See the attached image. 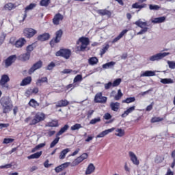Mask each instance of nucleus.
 <instances>
[{
    "instance_id": "1",
    "label": "nucleus",
    "mask_w": 175,
    "mask_h": 175,
    "mask_svg": "<svg viewBox=\"0 0 175 175\" xmlns=\"http://www.w3.org/2000/svg\"><path fill=\"white\" fill-rule=\"evenodd\" d=\"M1 105L3 107V113L6 114L12 111L13 109V104L12 100L8 97H3L0 100Z\"/></svg>"
},
{
    "instance_id": "2",
    "label": "nucleus",
    "mask_w": 175,
    "mask_h": 175,
    "mask_svg": "<svg viewBox=\"0 0 175 175\" xmlns=\"http://www.w3.org/2000/svg\"><path fill=\"white\" fill-rule=\"evenodd\" d=\"M87 158H88V154L83 153L81 156L75 159L71 163H64L63 164H61V166L63 170L66 169V167H68L69 165H71V166L72 167L77 166V165L81 163V162H83V161H84L85 159H87Z\"/></svg>"
},
{
    "instance_id": "3",
    "label": "nucleus",
    "mask_w": 175,
    "mask_h": 175,
    "mask_svg": "<svg viewBox=\"0 0 175 175\" xmlns=\"http://www.w3.org/2000/svg\"><path fill=\"white\" fill-rule=\"evenodd\" d=\"M77 49L78 51H84L87 46L90 44V40L87 38L81 37L77 42Z\"/></svg>"
},
{
    "instance_id": "4",
    "label": "nucleus",
    "mask_w": 175,
    "mask_h": 175,
    "mask_svg": "<svg viewBox=\"0 0 175 175\" xmlns=\"http://www.w3.org/2000/svg\"><path fill=\"white\" fill-rule=\"evenodd\" d=\"M46 120V114L43 112H37L34 114L33 118L30 122L29 124L31 126L33 125H36V124H39V122H42V121H44Z\"/></svg>"
},
{
    "instance_id": "5",
    "label": "nucleus",
    "mask_w": 175,
    "mask_h": 175,
    "mask_svg": "<svg viewBox=\"0 0 175 175\" xmlns=\"http://www.w3.org/2000/svg\"><path fill=\"white\" fill-rule=\"evenodd\" d=\"M167 55H170V53L169 52L159 53L150 56L149 59L152 62L161 61V59H163V58H165V57H167Z\"/></svg>"
},
{
    "instance_id": "6",
    "label": "nucleus",
    "mask_w": 175,
    "mask_h": 175,
    "mask_svg": "<svg viewBox=\"0 0 175 175\" xmlns=\"http://www.w3.org/2000/svg\"><path fill=\"white\" fill-rule=\"evenodd\" d=\"M72 52L69 49H60L57 52H56L55 55L56 57H63L66 58V59H69Z\"/></svg>"
},
{
    "instance_id": "7",
    "label": "nucleus",
    "mask_w": 175,
    "mask_h": 175,
    "mask_svg": "<svg viewBox=\"0 0 175 175\" xmlns=\"http://www.w3.org/2000/svg\"><path fill=\"white\" fill-rule=\"evenodd\" d=\"M38 31L32 28H26L23 30L24 36H25L28 39L33 37L34 35H36Z\"/></svg>"
},
{
    "instance_id": "8",
    "label": "nucleus",
    "mask_w": 175,
    "mask_h": 175,
    "mask_svg": "<svg viewBox=\"0 0 175 175\" xmlns=\"http://www.w3.org/2000/svg\"><path fill=\"white\" fill-rule=\"evenodd\" d=\"M63 33H64V31H62V29L57 31L55 33V39H53L51 41V46H54V44H55V43H59V42L61 41V38H62Z\"/></svg>"
},
{
    "instance_id": "9",
    "label": "nucleus",
    "mask_w": 175,
    "mask_h": 175,
    "mask_svg": "<svg viewBox=\"0 0 175 175\" xmlns=\"http://www.w3.org/2000/svg\"><path fill=\"white\" fill-rule=\"evenodd\" d=\"M43 66V62L42 61H38L36 64H34L31 68L29 70L28 73L29 75H32L36 70L38 69H40Z\"/></svg>"
},
{
    "instance_id": "10",
    "label": "nucleus",
    "mask_w": 175,
    "mask_h": 175,
    "mask_svg": "<svg viewBox=\"0 0 175 175\" xmlns=\"http://www.w3.org/2000/svg\"><path fill=\"white\" fill-rule=\"evenodd\" d=\"M16 59H17V57L15 55H11L8 57L5 60V68H9L15 62Z\"/></svg>"
},
{
    "instance_id": "11",
    "label": "nucleus",
    "mask_w": 175,
    "mask_h": 175,
    "mask_svg": "<svg viewBox=\"0 0 175 175\" xmlns=\"http://www.w3.org/2000/svg\"><path fill=\"white\" fill-rule=\"evenodd\" d=\"M107 98L102 96V94H98L95 96L94 102L96 103H106Z\"/></svg>"
},
{
    "instance_id": "12",
    "label": "nucleus",
    "mask_w": 175,
    "mask_h": 175,
    "mask_svg": "<svg viewBox=\"0 0 175 175\" xmlns=\"http://www.w3.org/2000/svg\"><path fill=\"white\" fill-rule=\"evenodd\" d=\"M64 20V16L61 14H57L55 15L53 19V23L54 25H59V23Z\"/></svg>"
},
{
    "instance_id": "13",
    "label": "nucleus",
    "mask_w": 175,
    "mask_h": 175,
    "mask_svg": "<svg viewBox=\"0 0 175 175\" xmlns=\"http://www.w3.org/2000/svg\"><path fill=\"white\" fill-rule=\"evenodd\" d=\"M129 154L131 158V161L133 162V165H139L140 162L139 161V159H137V157L136 156V154H135L133 152H129Z\"/></svg>"
},
{
    "instance_id": "14",
    "label": "nucleus",
    "mask_w": 175,
    "mask_h": 175,
    "mask_svg": "<svg viewBox=\"0 0 175 175\" xmlns=\"http://www.w3.org/2000/svg\"><path fill=\"white\" fill-rule=\"evenodd\" d=\"M38 92H39V89L38 88L29 89L25 92V95L27 98H29L31 95H36Z\"/></svg>"
},
{
    "instance_id": "15",
    "label": "nucleus",
    "mask_w": 175,
    "mask_h": 175,
    "mask_svg": "<svg viewBox=\"0 0 175 175\" xmlns=\"http://www.w3.org/2000/svg\"><path fill=\"white\" fill-rule=\"evenodd\" d=\"M136 109L135 106L130 107L129 109H127L126 111H124V113L121 115V117L122 118H125V117H128L131 113H133L135 111V109Z\"/></svg>"
},
{
    "instance_id": "16",
    "label": "nucleus",
    "mask_w": 175,
    "mask_h": 175,
    "mask_svg": "<svg viewBox=\"0 0 175 175\" xmlns=\"http://www.w3.org/2000/svg\"><path fill=\"white\" fill-rule=\"evenodd\" d=\"M95 172V165L92 163H90L85 170V174L86 175H90L92 174Z\"/></svg>"
},
{
    "instance_id": "17",
    "label": "nucleus",
    "mask_w": 175,
    "mask_h": 175,
    "mask_svg": "<svg viewBox=\"0 0 175 175\" xmlns=\"http://www.w3.org/2000/svg\"><path fill=\"white\" fill-rule=\"evenodd\" d=\"M69 105V101L68 100H60L57 102L56 107H66Z\"/></svg>"
},
{
    "instance_id": "18",
    "label": "nucleus",
    "mask_w": 175,
    "mask_h": 175,
    "mask_svg": "<svg viewBox=\"0 0 175 175\" xmlns=\"http://www.w3.org/2000/svg\"><path fill=\"white\" fill-rule=\"evenodd\" d=\"M25 43H27V40H25V38H22L16 42L15 46L16 47L20 49L21 47H23L25 44Z\"/></svg>"
},
{
    "instance_id": "19",
    "label": "nucleus",
    "mask_w": 175,
    "mask_h": 175,
    "mask_svg": "<svg viewBox=\"0 0 175 175\" xmlns=\"http://www.w3.org/2000/svg\"><path fill=\"white\" fill-rule=\"evenodd\" d=\"M152 76H155V72L151 70L142 72L140 75V77H151Z\"/></svg>"
},
{
    "instance_id": "20",
    "label": "nucleus",
    "mask_w": 175,
    "mask_h": 175,
    "mask_svg": "<svg viewBox=\"0 0 175 175\" xmlns=\"http://www.w3.org/2000/svg\"><path fill=\"white\" fill-rule=\"evenodd\" d=\"M165 21L166 16H161L152 20V23H153V24H161V23H165Z\"/></svg>"
},
{
    "instance_id": "21",
    "label": "nucleus",
    "mask_w": 175,
    "mask_h": 175,
    "mask_svg": "<svg viewBox=\"0 0 175 175\" xmlns=\"http://www.w3.org/2000/svg\"><path fill=\"white\" fill-rule=\"evenodd\" d=\"M28 105L30 106V107H33V109H36V107H39V106H40V104H39V103H38V101L33 98L30 100Z\"/></svg>"
},
{
    "instance_id": "22",
    "label": "nucleus",
    "mask_w": 175,
    "mask_h": 175,
    "mask_svg": "<svg viewBox=\"0 0 175 175\" xmlns=\"http://www.w3.org/2000/svg\"><path fill=\"white\" fill-rule=\"evenodd\" d=\"M113 131H114V128H111L107 130H105L103 132H101L100 133H99L96 137L99 138V137H105V136H106V135H109V133L113 132Z\"/></svg>"
},
{
    "instance_id": "23",
    "label": "nucleus",
    "mask_w": 175,
    "mask_h": 175,
    "mask_svg": "<svg viewBox=\"0 0 175 175\" xmlns=\"http://www.w3.org/2000/svg\"><path fill=\"white\" fill-rule=\"evenodd\" d=\"M69 129V125L65 124L63 127L60 129V130L57 133L56 136H61L63 133H65L66 131Z\"/></svg>"
},
{
    "instance_id": "24",
    "label": "nucleus",
    "mask_w": 175,
    "mask_h": 175,
    "mask_svg": "<svg viewBox=\"0 0 175 175\" xmlns=\"http://www.w3.org/2000/svg\"><path fill=\"white\" fill-rule=\"evenodd\" d=\"M42 156V151L37 152L34 154H31L30 156H28V159H38L40 158Z\"/></svg>"
},
{
    "instance_id": "25",
    "label": "nucleus",
    "mask_w": 175,
    "mask_h": 175,
    "mask_svg": "<svg viewBox=\"0 0 175 175\" xmlns=\"http://www.w3.org/2000/svg\"><path fill=\"white\" fill-rule=\"evenodd\" d=\"M38 40H40L41 42H44V40H49L50 39V34L49 33H44L42 35H40L38 37Z\"/></svg>"
},
{
    "instance_id": "26",
    "label": "nucleus",
    "mask_w": 175,
    "mask_h": 175,
    "mask_svg": "<svg viewBox=\"0 0 175 175\" xmlns=\"http://www.w3.org/2000/svg\"><path fill=\"white\" fill-rule=\"evenodd\" d=\"M110 107L113 111H118L120 103H111Z\"/></svg>"
},
{
    "instance_id": "27",
    "label": "nucleus",
    "mask_w": 175,
    "mask_h": 175,
    "mask_svg": "<svg viewBox=\"0 0 175 175\" xmlns=\"http://www.w3.org/2000/svg\"><path fill=\"white\" fill-rule=\"evenodd\" d=\"M70 152V149L69 148H66L64 150H63L59 156V159H65V157H66V154H68V152Z\"/></svg>"
},
{
    "instance_id": "28",
    "label": "nucleus",
    "mask_w": 175,
    "mask_h": 175,
    "mask_svg": "<svg viewBox=\"0 0 175 175\" xmlns=\"http://www.w3.org/2000/svg\"><path fill=\"white\" fill-rule=\"evenodd\" d=\"M58 125H59L58 120H52L51 122H49L46 124V126H49L50 128H57Z\"/></svg>"
},
{
    "instance_id": "29",
    "label": "nucleus",
    "mask_w": 175,
    "mask_h": 175,
    "mask_svg": "<svg viewBox=\"0 0 175 175\" xmlns=\"http://www.w3.org/2000/svg\"><path fill=\"white\" fill-rule=\"evenodd\" d=\"M97 13L101 16H111V12L107 10H99L97 11Z\"/></svg>"
},
{
    "instance_id": "30",
    "label": "nucleus",
    "mask_w": 175,
    "mask_h": 175,
    "mask_svg": "<svg viewBox=\"0 0 175 175\" xmlns=\"http://www.w3.org/2000/svg\"><path fill=\"white\" fill-rule=\"evenodd\" d=\"M31 81H32V78H31V77H27L21 81V86L28 85V84H29Z\"/></svg>"
},
{
    "instance_id": "31",
    "label": "nucleus",
    "mask_w": 175,
    "mask_h": 175,
    "mask_svg": "<svg viewBox=\"0 0 175 175\" xmlns=\"http://www.w3.org/2000/svg\"><path fill=\"white\" fill-rule=\"evenodd\" d=\"M10 80V79H9V76L4 75H2L1 77V79L0 81V84H3V85H5L6 83H8V81H9Z\"/></svg>"
},
{
    "instance_id": "32",
    "label": "nucleus",
    "mask_w": 175,
    "mask_h": 175,
    "mask_svg": "<svg viewBox=\"0 0 175 175\" xmlns=\"http://www.w3.org/2000/svg\"><path fill=\"white\" fill-rule=\"evenodd\" d=\"M33 8H36V3H31L29 5H27L25 8V14L24 19H25V17H27V12H29V10H32V9H33Z\"/></svg>"
},
{
    "instance_id": "33",
    "label": "nucleus",
    "mask_w": 175,
    "mask_h": 175,
    "mask_svg": "<svg viewBox=\"0 0 175 175\" xmlns=\"http://www.w3.org/2000/svg\"><path fill=\"white\" fill-rule=\"evenodd\" d=\"M89 64L90 65H96V64H98V58H96V57H90L88 60Z\"/></svg>"
},
{
    "instance_id": "34",
    "label": "nucleus",
    "mask_w": 175,
    "mask_h": 175,
    "mask_svg": "<svg viewBox=\"0 0 175 175\" xmlns=\"http://www.w3.org/2000/svg\"><path fill=\"white\" fill-rule=\"evenodd\" d=\"M47 83V77H42L41 79H39L37 80L36 82V85L38 87H40V85H42V83Z\"/></svg>"
},
{
    "instance_id": "35",
    "label": "nucleus",
    "mask_w": 175,
    "mask_h": 175,
    "mask_svg": "<svg viewBox=\"0 0 175 175\" xmlns=\"http://www.w3.org/2000/svg\"><path fill=\"white\" fill-rule=\"evenodd\" d=\"M135 25L139 27V28H143V27L147 26V23L143 22L141 20H138L135 23Z\"/></svg>"
},
{
    "instance_id": "36",
    "label": "nucleus",
    "mask_w": 175,
    "mask_h": 175,
    "mask_svg": "<svg viewBox=\"0 0 175 175\" xmlns=\"http://www.w3.org/2000/svg\"><path fill=\"white\" fill-rule=\"evenodd\" d=\"M132 8L133 9H143L144 8H147V4L139 5V3H135L133 4Z\"/></svg>"
},
{
    "instance_id": "37",
    "label": "nucleus",
    "mask_w": 175,
    "mask_h": 175,
    "mask_svg": "<svg viewBox=\"0 0 175 175\" xmlns=\"http://www.w3.org/2000/svg\"><path fill=\"white\" fill-rule=\"evenodd\" d=\"M116 65V62H111L109 63H106L105 64L103 65V69H109V68H113V66Z\"/></svg>"
},
{
    "instance_id": "38",
    "label": "nucleus",
    "mask_w": 175,
    "mask_h": 175,
    "mask_svg": "<svg viewBox=\"0 0 175 175\" xmlns=\"http://www.w3.org/2000/svg\"><path fill=\"white\" fill-rule=\"evenodd\" d=\"M14 8V5L12 3H8L4 5V10H12Z\"/></svg>"
},
{
    "instance_id": "39",
    "label": "nucleus",
    "mask_w": 175,
    "mask_h": 175,
    "mask_svg": "<svg viewBox=\"0 0 175 175\" xmlns=\"http://www.w3.org/2000/svg\"><path fill=\"white\" fill-rule=\"evenodd\" d=\"M58 142H59V137H57L54 139V140L50 144V148H53L55 147V146L58 144Z\"/></svg>"
},
{
    "instance_id": "40",
    "label": "nucleus",
    "mask_w": 175,
    "mask_h": 175,
    "mask_svg": "<svg viewBox=\"0 0 175 175\" xmlns=\"http://www.w3.org/2000/svg\"><path fill=\"white\" fill-rule=\"evenodd\" d=\"M136 100L135 97H129L122 101L123 103H132Z\"/></svg>"
},
{
    "instance_id": "41",
    "label": "nucleus",
    "mask_w": 175,
    "mask_h": 175,
    "mask_svg": "<svg viewBox=\"0 0 175 175\" xmlns=\"http://www.w3.org/2000/svg\"><path fill=\"white\" fill-rule=\"evenodd\" d=\"M163 118H161V117H153L151 119V122L152 124L155 123V122H161V121H163Z\"/></svg>"
},
{
    "instance_id": "42",
    "label": "nucleus",
    "mask_w": 175,
    "mask_h": 175,
    "mask_svg": "<svg viewBox=\"0 0 175 175\" xmlns=\"http://www.w3.org/2000/svg\"><path fill=\"white\" fill-rule=\"evenodd\" d=\"M161 83H163V84H172L173 80L172 79H161Z\"/></svg>"
},
{
    "instance_id": "43",
    "label": "nucleus",
    "mask_w": 175,
    "mask_h": 175,
    "mask_svg": "<svg viewBox=\"0 0 175 175\" xmlns=\"http://www.w3.org/2000/svg\"><path fill=\"white\" fill-rule=\"evenodd\" d=\"M116 132H118V133H116V135L119 136V137H122V136L125 135V131L121 129H118Z\"/></svg>"
},
{
    "instance_id": "44",
    "label": "nucleus",
    "mask_w": 175,
    "mask_h": 175,
    "mask_svg": "<svg viewBox=\"0 0 175 175\" xmlns=\"http://www.w3.org/2000/svg\"><path fill=\"white\" fill-rule=\"evenodd\" d=\"M81 128H82L81 125L79 123H77L72 126L70 129L71 131H79V129H80Z\"/></svg>"
},
{
    "instance_id": "45",
    "label": "nucleus",
    "mask_w": 175,
    "mask_h": 175,
    "mask_svg": "<svg viewBox=\"0 0 175 175\" xmlns=\"http://www.w3.org/2000/svg\"><path fill=\"white\" fill-rule=\"evenodd\" d=\"M30 57H31V54L27 52L25 54L22 55V59L23 61H28Z\"/></svg>"
},
{
    "instance_id": "46",
    "label": "nucleus",
    "mask_w": 175,
    "mask_h": 175,
    "mask_svg": "<svg viewBox=\"0 0 175 175\" xmlns=\"http://www.w3.org/2000/svg\"><path fill=\"white\" fill-rule=\"evenodd\" d=\"M123 95L124 94L121 92V89H119L118 91V94L115 96V99L116 100H119V99H121V98H122Z\"/></svg>"
},
{
    "instance_id": "47",
    "label": "nucleus",
    "mask_w": 175,
    "mask_h": 175,
    "mask_svg": "<svg viewBox=\"0 0 175 175\" xmlns=\"http://www.w3.org/2000/svg\"><path fill=\"white\" fill-rule=\"evenodd\" d=\"M167 64L170 69H175V62L174 61H167Z\"/></svg>"
},
{
    "instance_id": "48",
    "label": "nucleus",
    "mask_w": 175,
    "mask_h": 175,
    "mask_svg": "<svg viewBox=\"0 0 175 175\" xmlns=\"http://www.w3.org/2000/svg\"><path fill=\"white\" fill-rule=\"evenodd\" d=\"M14 142V139L13 138H5L3 139V144H9V143H13Z\"/></svg>"
},
{
    "instance_id": "49",
    "label": "nucleus",
    "mask_w": 175,
    "mask_h": 175,
    "mask_svg": "<svg viewBox=\"0 0 175 175\" xmlns=\"http://www.w3.org/2000/svg\"><path fill=\"white\" fill-rule=\"evenodd\" d=\"M121 81H122L121 79H118L115 80L112 83V87H118V85L121 84Z\"/></svg>"
},
{
    "instance_id": "50",
    "label": "nucleus",
    "mask_w": 175,
    "mask_h": 175,
    "mask_svg": "<svg viewBox=\"0 0 175 175\" xmlns=\"http://www.w3.org/2000/svg\"><path fill=\"white\" fill-rule=\"evenodd\" d=\"M83 80V76L81 75H77L74 79V83H79Z\"/></svg>"
},
{
    "instance_id": "51",
    "label": "nucleus",
    "mask_w": 175,
    "mask_h": 175,
    "mask_svg": "<svg viewBox=\"0 0 175 175\" xmlns=\"http://www.w3.org/2000/svg\"><path fill=\"white\" fill-rule=\"evenodd\" d=\"M97 122H100V118H94V119H92L90 120V124H92V125L96 124Z\"/></svg>"
},
{
    "instance_id": "52",
    "label": "nucleus",
    "mask_w": 175,
    "mask_h": 175,
    "mask_svg": "<svg viewBox=\"0 0 175 175\" xmlns=\"http://www.w3.org/2000/svg\"><path fill=\"white\" fill-rule=\"evenodd\" d=\"M149 9L150 10H159V9H160V7L159 5H149Z\"/></svg>"
},
{
    "instance_id": "53",
    "label": "nucleus",
    "mask_w": 175,
    "mask_h": 175,
    "mask_svg": "<svg viewBox=\"0 0 175 175\" xmlns=\"http://www.w3.org/2000/svg\"><path fill=\"white\" fill-rule=\"evenodd\" d=\"M148 31V27H144L138 33H137V35H144V33H146V32H147Z\"/></svg>"
},
{
    "instance_id": "54",
    "label": "nucleus",
    "mask_w": 175,
    "mask_h": 175,
    "mask_svg": "<svg viewBox=\"0 0 175 175\" xmlns=\"http://www.w3.org/2000/svg\"><path fill=\"white\" fill-rule=\"evenodd\" d=\"M109 47H110V46L109 44H107L100 51V55H103V54H105V53H106V51L107 50H109Z\"/></svg>"
},
{
    "instance_id": "55",
    "label": "nucleus",
    "mask_w": 175,
    "mask_h": 175,
    "mask_svg": "<svg viewBox=\"0 0 175 175\" xmlns=\"http://www.w3.org/2000/svg\"><path fill=\"white\" fill-rule=\"evenodd\" d=\"M50 2V0H42L40 2L41 6H47Z\"/></svg>"
},
{
    "instance_id": "56",
    "label": "nucleus",
    "mask_w": 175,
    "mask_h": 175,
    "mask_svg": "<svg viewBox=\"0 0 175 175\" xmlns=\"http://www.w3.org/2000/svg\"><path fill=\"white\" fill-rule=\"evenodd\" d=\"M63 170H64V168H62V165H61L55 168V172H56V173H59Z\"/></svg>"
},
{
    "instance_id": "57",
    "label": "nucleus",
    "mask_w": 175,
    "mask_h": 175,
    "mask_svg": "<svg viewBox=\"0 0 175 175\" xmlns=\"http://www.w3.org/2000/svg\"><path fill=\"white\" fill-rule=\"evenodd\" d=\"M54 66H55V64L52 62L48 65V66L46 68V70H52L53 68H54Z\"/></svg>"
},
{
    "instance_id": "58",
    "label": "nucleus",
    "mask_w": 175,
    "mask_h": 175,
    "mask_svg": "<svg viewBox=\"0 0 175 175\" xmlns=\"http://www.w3.org/2000/svg\"><path fill=\"white\" fill-rule=\"evenodd\" d=\"M10 124L9 123H0V129H3V128H8Z\"/></svg>"
},
{
    "instance_id": "59",
    "label": "nucleus",
    "mask_w": 175,
    "mask_h": 175,
    "mask_svg": "<svg viewBox=\"0 0 175 175\" xmlns=\"http://www.w3.org/2000/svg\"><path fill=\"white\" fill-rule=\"evenodd\" d=\"M27 53H31V51H33V44H30L27 47Z\"/></svg>"
},
{
    "instance_id": "60",
    "label": "nucleus",
    "mask_w": 175,
    "mask_h": 175,
    "mask_svg": "<svg viewBox=\"0 0 175 175\" xmlns=\"http://www.w3.org/2000/svg\"><path fill=\"white\" fill-rule=\"evenodd\" d=\"M10 167H12V164H6L0 166V169H10Z\"/></svg>"
},
{
    "instance_id": "61",
    "label": "nucleus",
    "mask_w": 175,
    "mask_h": 175,
    "mask_svg": "<svg viewBox=\"0 0 175 175\" xmlns=\"http://www.w3.org/2000/svg\"><path fill=\"white\" fill-rule=\"evenodd\" d=\"M151 91H152V89H150L146 92H142L139 94V95H141L142 96H144V95H147V94H150Z\"/></svg>"
},
{
    "instance_id": "62",
    "label": "nucleus",
    "mask_w": 175,
    "mask_h": 175,
    "mask_svg": "<svg viewBox=\"0 0 175 175\" xmlns=\"http://www.w3.org/2000/svg\"><path fill=\"white\" fill-rule=\"evenodd\" d=\"M126 32H128V29H124L122 31L121 33L118 35L119 38L121 39V38H122V36H124V35H125Z\"/></svg>"
},
{
    "instance_id": "63",
    "label": "nucleus",
    "mask_w": 175,
    "mask_h": 175,
    "mask_svg": "<svg viewBox=\"0 0 175 175\" xmlns=\"http://www.w3.org/2000/svg\"><path fill=\"white\" fill-rule=\"evenodd\" d=\"M105 120H110L111 118V115L109 113H107L104 115Z\"/></svg>"
},
{
    "instance_id": "64",
    "label": "nucleus",
    "mask_w": 175,
    "mask_h": 175,
    "mask_svg": "<svg viewBox=\"0 0 175 175\" xmlns=\"http://www.w3.org/2000/svg\"><path fill=\"white\" fill-rule=\"evenodd\" d=\"M47 135L49 137H51V136H54V135H55V131H49L47 132Z\"/></svg>"
}]
</instances>
